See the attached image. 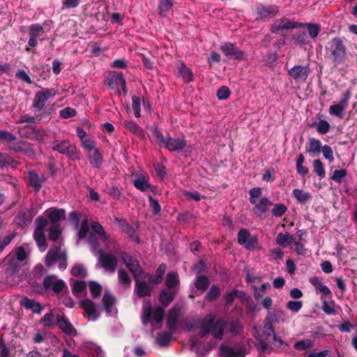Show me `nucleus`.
Masks as SVG:
<instances>
[{
  "instance_id": "f257e3e1",
  "label": "nucleus",
  "mask_w": 357,
  "mask_h": 357,
  "mask_svg": "<svg viewBox=\"0 0 357 357\" xmlns=\"http://www.w3.org/2000/svg\"><path fill=\"white\" fill-rule=\"evenodd\" d=\"M326 50L333 63L340 64L345 61L347 47L341 38L335 37L330 40L326 45Z\"/></svg>"
},
{
  "instance_id": "f03ea898",
  "label": "nucleus",
  "mask_w": 357,
  "mask_h": 357,
  "mask_svg": "<svg viewBox=\"0 0 357 357\" xmlns=\"http://www.w3.org/2000/svg\"><path fill=\"white\" fill-rule=\"evenodd\" d=\"M215 317L213 314H208L203 319L200 327L199 333L202 336H204L209 332L217 339H222L225 328V322L222 319H218L215 322Z\"/></svg>"
},
{
  "instance_id": "7ed1b4c3",
  "label": "nucleus",
  "mask_w": 357,
  "mask_h": 357,
  "mask_svg": "<svg viewBox=\"0 0 357 357\" xmlns=\"http://www.w3.org/2000/svg\"><path fill=\"white\" fill-rule=\"evenodd\" d=\"M89 245L93 251L98 254V261L102 267L109 273H114L117 266L116 257L111 253L102 252V249L97 245L94 236H91Z\"/></svg>"
},
{
  "instance_id": "20e7f679",
  "label": "nucleus",
  "mask_w": 357,
  "mask_h": 357,
  "mask_svg": "<svg viewBox=\"0 0 357 357\" xmlns=\"http://www.w3.org/2000/svg\"><path fill=\"white\" fill-rule=\"evenodd\" d=\"M164 316V310L160 307L152 308L149 302H144L142 308V323L146 325L149 322L160 324Z\"/></svg>"
},
{
  "instance_id": "39448f33",
  "label": "nucleus",
  "mask_w": 357,
  "mask_h": 357,
  "mask_svg": "<svg viewBox=\"0 0 357 357\" xmlns=\"http://www.w3.org/2000/svg\"><path fill=\"white\" fill-rule=\"evenodd\" d=\"M66 253L60 246H55L50 249L45 256V265L52 266L56 262L59 263V268L65 269L66 268Z\"/></svg>"
},
{
  "instance_id": "423d86ee",
  "label": "nucleus",
  "mask_w": 357,
  "mask_h": 357,
  "mask_svg": "<svg viewBox=\"0 0 357 357\" xmlns=\"http://www.w3.org/2000/svg\"><path fill=\"white\" fill-rule=\"evenodd\" d=\"M52 149L59 153L65 155L72 160L78 158L76 146L68 140L53 142Z\"/></svg>"
},
{
  "instance_id": "0eeeda50",
  "label": "nucleus",
  "mask_w": 357,
  "mask_h": 357,
  "mask_svg": "<svg viewBox=\"0 0 357 357\" xmlns=\"http://www.w3.org/2000/svg\"><path fill=\"white\" fill-rule=\"evenodd\" d=\"M106 82L112 89H119L121 87L124 93L127 91L126 79L123 78L122 73L109 71L106 77Z\"/></svg>"
},
{
  "instance_id": "6e6552de",
  "label": "nucleus",
  "mask_w": 357,
  "mask_h": 357,
  "mask_svg": "<svg viewBox=\"0 0 357 357\" xmlns=\"http://www.w3.org/2000/svg\"><path fill=\"white\" fill-rule=\"evenodd\" d=\"M303 23L291 21L287 17H282L275 21L271 26V31L274 33H280L282 30H289L303 27Z\"/></svg>"
},
{
  "instance_id": "1a4fd4ad",
  "label": "nucleus",
  "mask_w": 357,
  "mask_h": 357,
  "mask_svg": "<svg viewBox=\"0 0 357 357\" xmlns=\"http://www.w3.org/2000/svg\"><path fill=\"white\" fill-rule=\"evenodd\" d=\"M56 94V92L54 89H44L36 92L33 100V107L40 110L42 109L47 100L54 98Z\"/></svg>"
},
{
  "instance_id": "9d476101",
  "label": "nucleus",
  "mask_w": 357,
  "mask_h": 357,
  "mask_svg": "<svg viewBox=\"0 0 357 357\" xmlns=\"http://www.w3.org/2000/svg\"><path fill=\"white\" fill-rule=\"evenodd\" d=\"M8 150L15 151L16 153H22L29 157L35 155V151L32 145L23 140L13 141L8 146Z\"/></svg>"
},
{
  "instance_id": "9b49d317",
  "label": "nucleus",
  "mask_w": 357,
  "mask_h": 357,
  "mask_svg": "<svg viewBox=\"0 0 357 357\" xmlns=\"http://www.w3.org/2000/svg\"><path fill=\"white\" fill-rule=\"evenodd\" d=\"M349 98L350 93L349 91L342 94V98L338 103L330 106L328 109L329 114L332 116L342 119L344 116L343 113L348 107Z\"/></svg>"
},
{
  "instance_id": "f8f14e48",
  "label": "nucleus",
  "mask_w": 357,
  "mask_h": 357,
  "mask_svg": "<svg viewBox=\"0 0 357 357\" xmlns=\"http://www.w3.org/2000/svg\"><path fill=\"white\" fill-rule=\"evenodd\" d=\"M43 286L45 289L52 290L56 294L61 292L66 287L65 282L53 275L44 278Z\"/></svg>"
},
{
  "instance_id": "ddd939ff",
  "label": "nucleus",
  "mask_w": 357,
  "mask_h": 357,
  "mask_svg": "<svg viewBox=\"0 0 357 357\" xmlns=\"http://www.w3.org/2000/svg\"><path fill=\"white\" fill-rule=\"evenodd\" d=\"M221 50L229 59H235L238 60H244L246 58V54L243 51H241L236 47L234 44L231 43H226L221 45Z\"/></svg>"
},
{
  "instance_id": "4468645a",
  "label": "nucleus",
  "mask_w": 357,
  "mask_h": 357,
  "mask_svg": "<svg viewBox=\"0 0 357 357\" xmlns=\"http://www.w3.org/2000/svg\"><path fill=\"white\" fill-rule=\"evenodd\" d=\"M28 34L29 36L28 45L33 47L37 46L38 40H42L41 37L45 34V31L40 24H33L29 26Z\"/></svg>"
},
{
  "instance_id": "2eb2a0df",
  "label": "nucleus",
  "mask_w": 357,
  "mask_h": 357,
  "mask_svg": "<svg viewBox=\"0 0 357 357\" xmlns=\"http://www.w3.org/2000/svg\"><path fill=\"white\" fill-rule=\"evenodd\" d=\"M121 258L124 264L128 268H129L130 271L135 275V278L142 274V270L139 264V262L132 256L126 252H123L121 255Z\"/></svg>"
},
{
  "instance_id": "dca6fc26",
  "label": "nucleus",
  "mask_w": 357,
  "mask_h": 357,
  "mask_svg": "<svg viewBox=\"0 0 357 357\" xmlns=\"http://www.w3.org/2000/svg\"><path fill=\"white\" fill-rule=\"evenodd\" d=\"M91 236H94L97 245L102 249V252H115L118 250V246L116 245V241L112 238L110 236L106 234L107 241H103L99 238V236H97L96 234H90L89 239H90ZM89 241V240H88Z\"/></svg>"
},
{
  "instance_id": "f3484780",
  "label": "nucleus",
  "mask_w": 357,
  "mask_h": 357,
  "mask_svg": "<svg viewBox=\"0 0 357 357\" xmlns=\"http://www.w3.org/2000/svg\"><path fill=\"white\" fill-rule=\"evenodd\" d=\"M309 73L308 67H303L301 66H295L288 71V74L291 77L299 82H305Z\"/></svg>"
},
{
  "instance_id": "a211bd4d",
  "label": "nucleus",
  "mask_w": 357,
  "mask_h": 357,
  "mask_svg": "<svg viewBox=\"0 0 357 357\" xmlns=\"http://www.w3.org/2000/svg\"><path fill=\"white\" fill-rule=\"evenodd\" d=\"M186 141L181 138L167 137L162 146L170 151H182L186 146Z\"/></svg>"
},
{
  "instance_id": "6ab92c4d",
  "label": "nucleus",
  "mask_w": 357,
  "mask_h": 357,
  "mask_svg": "<svg viewBox=\"0 0 357 357\" xmlns=\"http://www.w3.org/2000/svg\"><path fill=\"white\" fill-rule=\"evenodd\" d=\"M80 307L86 311L89 320L96 321L99 317V314L97 312L96 305L92 301L89 299H84L80 303Z\"/></svg>"
},
{
  "instance_id": "aec40b11",
  "label": "nucleus",
  "mask_w": 357,
  "mask_h": 357,
  "mask_svg": "<svg viewBox=\"0 0 357 357\" xmlns=\"http://www.w3.org/2000/svg\"><path fill=\"white\" fill-rule=\"evenodd\" d=\"M56 319L59 328L62 330L64 333L70 335H76V331L73 325L62 315L57 314Z\"/></svg>"
},
{
  "instance_id": "412c9836",
  "label": "nucleus",
  "mask_w": 357,
  "mask_h": 357,
  "mask_svg": "<svg viewBox=\"0 0 357 357\" xmlns=\"http://www.w3.org/2000/svg\"><path fill=\"white\" fill-rule=\"evenodd\" d=\"M278 11V8L275 6H259L257 8V17L260 19L271 17H273Z\"/></svg>"
},
{
  "instance_id": "4be33fe9",
  "label": "nucleus",
  "mask_w": 357,
  "mask_h": 357,
  "mask_svg": "<svg viewBox=\"0 0 357 357\" xmlns=\"http://www.w3.org/2000/svg\"><path fill=\"white\" fill-rule=\"evenodd\" d=\"M222 357H244L245 353L242 348L234 349L227 345L220 347Z\"/></svg>"
},
{
  "instance_id": "5701e85b",
  "label": "nucleus",
  "mask_w": 357,
  "mask_h": 357,
  "mask_svg": "<svg viewBox=\"0 0 357 357\" xmlns=\"http://www.w3.org/2000/svg\"><path fill=\"white\" fill-rule=\"evenodd\" d=\"M135 291L139 297L149 296L151 289L144 280H140L138 277L135 278Z\"/></svg>"
},
{
  "instance_id": "b1692460",
  "label": "nucleus",
  "mask_w": 357,
  "mask_h": 357,
  "mask_svg": "<svg viewBox=\"0 0 357 357\" xmlns=\"http://www.w3.org/2000/svg\"><path fill=\"white\" fill-rule=\"evenodd\" d=\"M45 215L52 223H56L66 218V212L63 209L50 208L45 211Z\"/></svg>"
},
{
  "instance_id": "393cba45",
  "label": "nucleus",
  "mask_w": 357,
  "mask_h": 357,
  "mask_svg": "<svg viewBox=\"0 0 357 357\" xmlns=\"http://www.w3.org/2000/svg\"><path fill=\"white\" fill-rule=\"evenodd\" d=\"M179 315L180 310L176 307L172 308L169 312L167 325V328L172 333H174L176 330V323Z\"/></svg>"
},
{
  "instance_id": "a878e982",
  "label": "nucleus",
  "mask_w": 357,
  "mask_h": 357,
  "mask_svg": "<svg viewBox=\"0 0 357 357\" xmlns=\"http://www.w3.org/2000/svg\"><path fill=\"white\" fill-rule=\"evenodd\" d=\"M87 155L89 159L90 164L93 167L100 168L102 164L103 158L99 150L96 148V149L88 152Z\"/></svg>"
},
{
  "instance_id": "bb28decb",
  "label": "nucleus",
  "mask_w": 357,
  "mask_h": 357,
  "mask_svg": "<svg viewBox=\"0 0 357 357\" xmlns=\"http://www.w3.org/2000/svg\"><path fill=\"white\" fill-rule=\"evenodd\" d=\"M102 303L106 312L111 314L114 311L116 299L110 293L105 292L102 299Z\"/></svg>"
},
{
  "instance_id": "cd10ccee",
  "label": "nucleus",
  "mask_w": 357,
  "mask_h": 357,
  "mask_svg": "<svg viewBox=\"0 0 357 357\" xmlns=\"http://www.w3.org/2000/svg\"><path fill=\"white\" fill-rule=\"evenodd\" d=\"M309 141L307 151L312 157L319 155L322 149L320 140L315 138H310Z\"/></svg>"
},
{
  "instance_id": "c85d7f7f",
  "label": "nucleus",
  "mask_w": 357,
  "mask_h": 357,
  "mask_svg": "<svg viewBox=\"0 0 357 357\" xmlns=\"http://www.w3.org/2000/svg\"><path fill=\"white\" fill-rule=\"evenodd\" d=\"M21 304L26 309L31 310L34 313H40L43 310V307L38 302L26 297L21 301Z\"/></svg>"
},
{
  "instance_id": "c756f323",
  "label": "nucleus",
  "mask_w": 357,
  "mask_h": 357,
  "mask_svg": "<svg viewBox=\"0 0 357 357\" xmlns=\"http://www.w3.org/2000/svg\"><path fill=\"white\" fill-rule=\"evenodd\" d=\"M177 71L185 82H191L193 79V74L190 68H188L183 62H180L177 66Z\"/></svg>"
},
{
  "instance_id": "7c9ffc66",
  "label": "nucleus",
  "mask_w": 357,
  "mask_h": 357,
  "mask_svg": "<svg viewBox=\"0 0 357 357\" xmlns=\"http://www.w3.org/2000/svg\"><path fill=\"white\" fill-rule=\"evenodd\" d=\"M33 237L40 252H44L47 248L44 231H34Z\"/></svg>"
},
{
  "instance_id": "2f4dec72",
  "label": "nucleus",
  "mask_w": 357,
  "mask_h": 357,
  "mask_svg": "<svg viewBox=\"0 0 357 357\" xmlns=\"http://www.w3.org/2000/svg\"><path fill=\"white\" fill-rule=\"evenodd\" d=\"M292 195L298 202L303 204L312 199L310 192L297 188L293 190Z\"/></svg>"
},
{
  "instance_id": "473e14b6",
  "label": "nucleus",
  "mask_w": 357,
  "mask_h": 357,
  "mask_svg": "<svg viewBox=\"0 0 357 357\" xmlns=\"http://www.w3.org/2000/svg\"><path fill=\"white\" fill-rule=\"evenodd\" d=\"M276 243L282 247H286L291 245L294 242V238L289 232L279 233L276 237Z\"/></svg>"
},
{
  "instance_id": "72a5a7b5",
  "label": "nucleus",
  "mask_w": 357,
  "mask_h": 357,
  "mask_svg": "<svg viewBox=\"0 0 357 357\" xmlns=\"http://www.w3.org/2000/svg\"><path fill=\"white\" fill-rule=\"evenodd\" d=\"M175 291L171 289H164L160 294V301L164 306H167L174 299Z\"/></svg>"
},
{
  "instance_id": "f704fd0d",
  "label": "nucleus",
  "mask_w": 357,
  "mask_h": 357,
  "mask_svg": "<svg viewBox=\"0 0 357 357\" xmlns=\"http://www.w3.org/2000/svg\"><path fill=\"white\" fill-rule=\"evenodd\" d=\"M133 184L136 188L141 191H146L151 188V185L149 183V179L146 176H142L137 178L133 181Z\"/></svg>"
},
{
  "instance_id": "c9c22d12",
  "label": "nucleus",
  "mask_w": 357,
  "mask_h": 357,
  "mask_svg": "<svg viewBox=\"0 0 357 357\" xmlns=\"http://www.w3.org/2000/svg\"><path fill=\"white\" fill-rule=\"evenodd\" d=\"M118 278L119 284L125 289L128 288L131 284V278L123 268L118 271Z\"/></svg>"
},
{
  "instance_id": "e433bc0d",
  "label": "nucleus",
  "mask_w": 357,
  "mask_h": 357,
  "mask_svg": "<svg viewBox=\"0 0 357 357\" xmlns=\"http://www.w3.org/2000/svg\"><path fill=\"white\" fill-rule=\"evenodd\" d=\"M254 204L255 205V208L257 210V212L262 214L268 211L272 203L268 198L264 197L261 198L259 202L256 201V204Z\"/></svg>"
},
{
  "instance_id": "4c0bfd02",
  "label": "nucleus",
  "mask_w": 357,
  "mask_h": 357,
  "mask_svg": "<svg viewBox=\"0 0 357 357\" xmlns=\"http://www.w3.org/2000/svg\"><path fill=\"white\" fill-rule=\"evenodd\" d=\"M179 283V278L177 273L169 272L167 273L165 280V285L169 289L175 287Z\"/></svg>"
},
{
  "instance_id": "58836bf2",
  "label": "nucleus",
  "mask_w": 357,
  "mask_h": 357,
  "mask_svg": "<svg viewBox=\"0 0 357 357\" xmlns=\"http://www.w3.org/2000/svg\"><path fill=\"white\" fill-rule=\"evenodd\" d=\"M91 228L93 231V234H96L97 236H99V238L103 241H107L106 233L104 231L103 227H102V225H100V223L97 222H92Z\"/></svg>"
},
{
  "instance_id": "ea45409f",
  "label": "nucleus",
  "mask_w": 357,
  "mask_h": 357,
  "mask_svg": "<svg viewBox=\"0 0 357 357\" xmlns=\"http://www.w3.org/2000/svg\"><path fill=\"white\" fill-rule=\"evenodd\" d=\"M270 287L271 285L268 282L264 283L259 287L255 285L252 286V288L253 289L254 297L258 299L260 297L263 296L266 291L270 289Z\"/></svg>"
},
{
  "instance_id": "a19ab883",
  "label": "nucleus",
  "mask_w": 357,
  "mask_h": 357,
  "mask_svg": "<svg viewBox=\"0 0 357 357\" xmlns=\"http://www.w3.org/2000/svg\"><path fill=\"white\" fill-rule=\"evenodd\" d=\"M56 317L53 312L50 310L49 312L44 314L40 321V323L44 326H51L55 323Z\"/></svg>"
},
{
  "instance_id": "79ce46f5",
  "label": "nucleus",
  "mask_w": 357,
  "mask_h": 357,
  "mask_svg": "<svg viewBox=\"0 0 357 357\" xmlns=\"http://www.w3.org/2000/svg\"><path fill=\"white\" fill-rule=\"evenodd\" d=\"M62 229L60 225H54L49 229V239L55 241L59 238L61 235Z\"/></svg>"
},
{
  "instance_id": "37998d69",
  "label": "nucleus",
  "mask_w": 357,
  "mask_h": 357,
  "mask_svg": "<svg viewBox=\"0 0 357 357\" xmlns=\"http://www.w3.org/2000/svg\"><path fill=\"white\" fill-rule=\"evenodd\" d=\"M172 6L173 3L170 0H161L158 7L160 15L163 17L167 16Z\"/></svg>"
},
{
  "instance_id": "c03bdc74",
  "label": "nucleus",
  "mask_w": 357,
  "mask_h": 357,
  "mask_svg": "<svg viewBox=\"0 0 357 357\" xmlns=\"http://www.w3.org/2000/svg\"><path fill=\"white\" fill-rule=\"evenodd\" d=\"M303 24L304 26L303 27H306L307 29L308 36H310V38H315L318 36L321 30L319 25L312 23H307Z\"/></svg>"
},
{
  "instance_id": "a18cd8bd",
  "label": "nucleus",
  "mask_w": 357,
  "mask_h": 357,
  "mask_svg": "<svg viewBox=\"0 0 357 357\" xmlns=\"http://www.w3.org/2000/svg\"><path fill=\"white\" fill-rule=\"evenodd\" d=\"M29 179L30 185L34 188L36 190H39L41 187L42 180L38 175L35 172H30Z\"/></svg>"
},
{
  "instance_id": "49530a36",
  "label": "nucleus",
  "mask_w": 357,
  "mask_h": 357,
  "mask_svg": "<svg viewBox=\"0 0 357 357\" xmlns=\"http://www.w3.org/2000/svg\"><path fill=\"white\" fill-rule=\"evenodd\" d=\"M71 273L75 277L85 278L87 272L84 266L82 264H75L71 269Z\"/></svg>"
},
{
  "instance_id": "de8ad7c7",
  "label": "nucleus",
  "mask_w": 357,
  "mask_h": 357,
  "mask_svg": "<svg viewBox=\"0 0 357 357\" xmlns=\"http://www.w3.org/2000/svg\"><path fill=\"white\" fill-rule=\"evenodd\" d=\"M173 333L162 332L158 335L157 342L160 346H165L172 340Z\"/></svg>"
},
{
  "instance_id": "09e8293b",
  "label": "nucleus",
  "mask_w": 357,
  "mask_h": 357,
  "mask_svg": "<svg viewBox=\"0 0 357 357\" xmlns=\"http://www.w3.org/2000/svg\"><path fill=\"white\" fill-rule=\"evenodd\" d=\"M314 125H316L317 131L321 135L326 134L330 130V124L326 120H320Z\"/></svg>"
},
{
  "instance_id": "8fccbe9b",
  "label": "nucleus",
  "mask_w": 357,
  "mask_h": 357,
  "mask_svg": "<svg viewBox=\"0 0 357 357\" xmlns=\"http://www.w3.org/2000/svg\"><path fill=\"white\" fill-rule=\"evenodd\" d=\"M123 125L136 135H141L142 133V129L134 121L126 120L123 121Z\"/></svg>"
},
{
  "instance_id": "3c124183",
  "label": "nucleus",
  "mask_w": 357,
  "mask_h": 357,
  "mask_svg": "<svg viewBox=\"0 0 357 357\" xmlns=\"http://www.w3.org/2000/svg\"><path fill=\"white\" fill-rule=\"evenodd\" d=\"M287 211V207L284 204H276L274 205L271 212L275 217H282Z\"/></svg>"
},
{
  "instance_id": "603ef678",
  "label": "nucleus",
  "mask_w": 357,
  "mask_h": 357,
  "mask_svg": "<svg viewBox=\"0 0 357 357\" xmlns=\"http://www.w3.org/2000/svg\"><path fill=\"white\" fill-rule=\"evenodd\" d=\"M16 139V136L7 130H0V141L5 142L8 146L10 142Z\"/></svg>"
},
{
  "instance_id": "864d4df0",
  "label": "nucleus",
  "mask_w": 357,
  "mask_h": 357,
  "mask_svg": "<svg viewBox=\"0 0 357 357\" xmlns=\"http://www.w3.org/2000/svg\"><path fill=\"white\" fill-rule=\"evenodd\" d=\"M195 287L198 289L202 290V291H204L207 289L208 287V278L204 275H199L196 282H195Z\"/></svg>"
},
{
  "instance_id": "5fc2aeb1",
  "label": "nucleus",
  "mask_w": 357,
  "mask_h": 357,
  "mask_svg": "<svg viewBox=\"0 0 357 357\" xmlns=\"http://www.w3.org/2000/svg\"><path fill=\"white\" fill-rule=\"evenodd\" d=\"M89 287L93 298L98 297L102 291L101 285L94 281H91L89 282Z\"/></svg>"
},
{
  "instance_id": "6e6d98bb",
  "label": "nucleus",
  "mask_w": 357,
  "mask_h": 357,
  "mask_svg": "<svg viewBox=\"0 0 357 357\" xmlns=\"http://www.w3.org/2000/svg\"><path fill=\"white\" fill-rule=\"evenodd\" d=\"M303 306V302L301 301H290L287 303L286 307L292 312H298Z\"/></svg>"
},
{
  "instance_id": "4d7b16f0",
  "label": "nucleus",
  "mask_w": 357,
  "mask_h": 357,
  "mask_svg": "<svg viewBox=\"0 0 357 357\" xmlns=\"http://www.w3.org/2000/svg\"><path fill=\"white\" fill-rule=\"evenodd\" d=\"M313 167L316 174L321 178L325 176V170L322 162L317 159L313 162Z\"/></svg>"
},
{
  "instance_id": "13d9d810",
  "label": "nucleus",
  "mask_w": 357,
  "mask_h": 357,
  "mask_svg": "<svg viewBox=\"0 0 357 357\" xmlns=\"http://www.w3.org/2000/svg\"><path fill=\"white\" fill-rule=\"evenodd\" d=\"M313 344L310 340H301L295 343L294 348L298 351H303L309 348H312Z\"/></svg>"
},
{
  "instance_id": "bf43d9fd",
  "label": "nucleus",
  "mask_w": 357,
  "mask_h": 357,
  "mask_svg": "<svg viewBox=\"0 0 357 357\" xmlns=\"http://www.w3.org/2000/svg\"><path fill=\"white\" fill-rule=\"evenodd\" d=\"M295 40L298 43L308 44L310 42V38L305 31H299L295 37Z\"/></svg>"
},
{
  "instance_id": "052dcab7",
  "label": "nucleus",
  "mask_w": 357,
  "mask_h": 357,
  "mask_svg": "<svg viewBox=\"0 0 357 357\" xmlns=\"http://www.w3.org/2000/svg\"><path fill=\"white\" fill-rule=\"evenodd\" d=\"M82 147L87 151V152H89L91 151H93V149H96V144L94 140H93L91 137H87L86 139H84L82 142Z\"/></svg>"
},
{
  "instance_id": "680f3d73",
  "label": "nucleus",
  "mask_w": 357,
  "mask_h": 357,
  "mask_svg": "<svg viewBox=\"0 0 357 357\" xmlns=\"http://www.w3.org/2000/svg\"><path fill=\"white\" fill-rule=\"evenodd\" d=\"M140 105H141V99L139 97L133 96L132 97V109L135 112V116L137 118L140 116Z\"/></svg>"
},
{
  "instance_id": "e2e57ef3",
  "label": "nucleus",
  "mask_w": 357,
  "mask_h": 357,
  "mask_svg": "<svg viewBox=\"0 0 357 357\" xmlns=\"http://www.w3.org/2000/svg\"><path fill=\"white\" fill-rule=\"evenodd\" d=\"M250 236V234L247 229H241L238 233V242L241 245L245 244Z\"/></svg>"
},
{
  "instance_id": "0e129e2a",
  "label": "nucleus",
  "mask_w": 357,
  "mask_h": 357,
  "mask_svg": "<svg viewBox=\"0 0 357 357\" xmlns=\"http://www.w3.org/2000/svg\"><path fill=\"white\" fill-rule=\"evenodd\" d=\"M321 151H322L325 159L328 160L331 162L334 160L333 152L331 146L324 145Z\"/></svg>"
},
{
  "instance_id": "69168bd1",
  "label": "nucleus",
  "mask_w": 357,
  "mask_h": 357,
  "mask_svg": "<svg viewBox=\"0 0 357 357\" xmlns=\"http://www.w3.org/2000/svg\"><path fill=\"white\" fill-rule=\"evenodd\" d=\"M346 175L347 171L345 169L335 170L331 178L337 183H341Z\"/></svg>"
},
{
  "instance_id": "338daca9",
  "label": "nucleus",
  "mask_w": 357,
  "mask_h": 357,
  "mask_svg": "<svg viewBox=\"0 0 357 357\" xmlns=\"http://www.w3.org/2000/svg\"><path fill=\"white\" fill-rule=\"evenodd\" d=\"M59 114L61 117L68 119L75 116L77 112L75 109L68 107L60 110Z\"/></svg>"
},
{
  "instance_id": "774afa93",
  "label": "nucleus",
  "mask_w": 357,
  "mask_h": 357,
  "mask_svg": "<svg viewBox=\"0 0 357 357\" xmlns=\"http://www.w3.org/2000/svg\"><path fill=\"white\" fill-rule=\"evenodd\" d=\"M47 338V332L45 331H37V332L34 334L33 337V342L36 344H39L45 342Z\"/></svg>"
}]
</instances>
